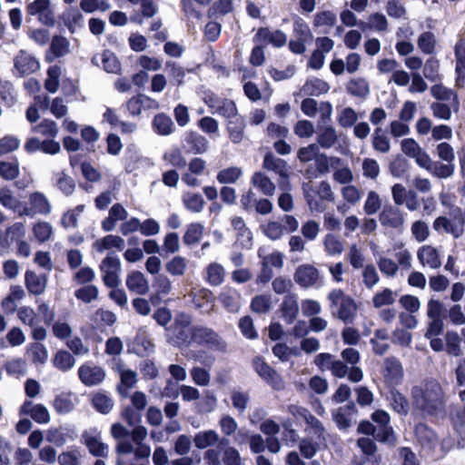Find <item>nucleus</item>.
<instances>
[{
  "instance_id": "obj_1",
  "label": "nucleus",
  "mask_w": 465,
  "mask_h": 465,
  "mask_svg": "<svg viewBox=\"0 0 465 465\" xmlns=\"http://www.w3.org/2000/svg\"><path fill=\"white\" fill-rule=\"evenodd\" d=\"M411 395L413 404L429 414H435L444 409L443 391L435 381L413 387Z\"/></svg>"
},
{
  "instance_id": "obj_2",
  "label": "nucleus",
  "mask_w": 465,
  "mask_h": 465,
  "mask_svg": "<svg viewBox=\"0 0 465 465\" xmlns=\"http://www.w3.org/2000/svg\"><path fill=\"white\" fill-rule=\"evenodd\" d=\"M328 301L331 302V309L338 319L344 322H352L354 320L358 306L355 301L347 295L341 289L331 290L327 296Z\"/></svg>"
},
{
  "instance_id": "obj_3",
  "label": "nucleus",
  "mask_w": 465,
  "mask_h": 465,
  "mask_svg": "<svg viewBox=\"0 0 465 465\" xmlns=\"http://www.w3.org/2000/svg\"><path fill=\"white\" fill-rule=\"evenodd\" d=\"M100 271L104 285L109 288L118 287L121 262L115 255L108 254L100 264Z\"/></svg>"
},
{
  "instance_id": "obj_4",
  "label": "nucleus",
  "mask_w": 465,
  "mask_h": 465,
  "mask_svg": "<svg viewBox=\"0 0 465 465\" xmlns=\"http://www.w3.org/2000/svg\"><path fill=\"white\" fill-rule=\"evenodd\" d=\"M26 13L29 15L36 16L38 21L45 25L54 24V13L50 0H34L27 4Z\"/></svg>"
},
{
  "instance_id": "obj_5",
  "label": "nucleus",
  "mask_w": 465,
  "mask_h": 465,
  "mask_svg": "<svg viewBox=\"0 0 465 465\" xmlns=\"http://www.w3.org/2000/svg\"><path fill=\"white\" fill-rule=\"evenodd\" d=\"M465 223V212L460 210L454 211L452 219L446 217H439L434 222V229L436 231H444L451 233L454 237H459L462 232V225Z\"/></svg>"
},
{
  "instance_id": "obj_6",
  "label": "nucleus",
  "mask_w": 465,
  "mask_h": 465,
  "mask_svg": "<svg viewBox=\"0 0 465 465\" xmlns=\"http://www.w3.org/2000/svg\"><path fill=\"white\" fill-rule=\"evenodd\" d=\"M402 152L414 158L416 163L422 168L429 170L431 166V159L429 154L421 149L420 144L412 138L403 139L401 143Z\"/></svg>"
},
{
  "instance_id": "obj_7",
  "label": "nucleus",
  "mask_w": 465,
  "mask_h": 465,
  "mask_svg": "<svg viewBox=\"0 0 465 465\" xmlns=\"http://www.w3.org/2000/svg\"><path fill=\"white\" fill-rule=\"evenodd\" d=\"M82 437L84 444L92 455L103 458L107 457L109 447L104 443L100 431L92 429L84 431Z\"/></svg>"
},
{
  "instance_id": "obj_8",
  "label": "nucleus",
  "mask_w": 465,
  "mask_h": 465,
  "mask_svg": "<svg viewBox=\"0 0 465 465\" xmlns=\"http://www.w3.org/2000/svg\"><path fill=\"white\" fill-rule=\"evenodd\" d=\"M79 380L85 386L92 387L100 384L105 378L104 370L92 362H85L78 369Z\"/></svg>"
},
{
  "instance_id": "obj_9",
  "label": "nucleus",
  "mask_w": 465,
  "mask_h": 465,
  "mask_svg": "<svg viewBox=\"0 0 465 465\" xmlns=\"http://www.w3.org/2000/svg\"><path fill=\"white\" fill-rule=\"evenodd\" d=\"M39 69L38 61L27 52L21 50L14 58V74L25 76Z\"/></svg>"
},
{
  "instance_id": "obj_10",
  "label": "nucleus",
  "mask_w": 465,
  "mask_h": 465,
  "mask_svg": "<svg viewBox=\"0 0 465 465\" xmlns=\"http://www.w3.org/2000/svg\"><path fill=\"white\" fill-rule=\"evenodd\" d=\"M258 375L275 390L283 389V382L280 375L259 357L252 362Z\"/></svg>"
},
{
  "instance_id": "obj_11",
  "label": "nucleus",
  "mask_w": 465,
  "mask_h": 465,
  "mask_svg": "<svg viewBox=\"0 0 465 465\" xmlns=\"http://www.w3.org/2000/svg\"><path fill=\"white\" fill-rule=\"evenodd\" d=\"M127 110L133 116L140 115L143 112L157 110L159 103L148 95L139 94L133 96L126 104Z\"/></svg>"
},
{
  "instance_id": "obj_12",
  "label": "nucleus",
  "mask_w": 465,
  "mask_h": 465,
  "mask_svg": "<svg viewBox=\"0 0 465 465\" xmlns=\"http://www.w3.org/2000/svg\"><path fill=\"white\" fill-rule=\"evenodd\" d=\"M0 203L5 208L17 213L20 217L32 214L31 210L27 209V206H24L22 202L15 196L13 191L7 186L0 189Z\"/></svg>"
},
{
  "instance_id": "obj_13",
  "label": "nucleus",
  "mask_w": 465,
  "mask_h": 465,
  "mask_svg": "<svg viewBox=\"0 0 465 465\" xmlns=\"http://www.w3.org/2000/svg\"><path fill=\"white\" fill-rule=\"evenodd\" d=\"M192 340L198 344H209L218 349L225 347L224 342L213 330L204 327H194L192 330Z\"/></svg>"
},
{
  "instance_id": "obj_14",
  "label": "nucleus",
  "mask_w": 465,
  "mask_h": 465,
  "mask_svg": "<svg viewBox=\"0 0 465 465\" xmlns=\"http://www.w3.org/2000/svg\"><path fill=\"white\" fill-rule=\"evenodd\" d=\"M383 377L390 386L399 384L403 378V369L401 362L393 358H387L383 363Z\"/></svg>"
},
{
  "instance_id": "obj_15",
  "label": "nucleus",
  "mask_w": 465,
  "mask_h": 465,
  "mask_svg": "<svg viewBox=\"0 0 465 465\" xmlns=\"http://www.w3.org/2000/svg\"><path fill=\"white\" fill-rule=\"evenodd\" d=\"M48 276L39 274L32 270L25 273V284L27 291L34 295H40L45 292L47 285Z\"/></svg>"
},
{
  "instance_id": "obj_16",
  "label": "nucleus",
  "mask_w": 465,
  "mask_h": 465,
  "mask_svg": "<svg viewBox=\"0 0 465 465\" xmlns=\"http://www.w3.org/2000/svg\"><path fill=\"white\" fill-rule=\"evenodd\" d=\"M147 434V429L143 426H136L131 432L132 440L136 445L134 455L138 459H148L151 455L150 446L143 443Z\"/></svg>"
},
{
  "instance_id": "obj_17",
  "label": "nucleus",
  "mask_w": 465,
  "mask_h": 465,
  "mask_svg": "<svg viewBox=\"0 0 465 465\" xmlns=\"http://www.w3.org/2000/svg\"><path fill=\"white\" fill-rule=\"evenodd\" d=\"M319 279V271L311 264H302L296 269L294 281L302 287L313 286Z\"/></svg>"
},
{
  "instance_id": "obj_18",
  "label": "nucleus",
  "mask_w": 465,
  "mask_h": 465,
  "mask_svg": "<svg viewBox=\"0 0 465 465\" xmlns=\"http://www.w3.org/2000/svg\"><path fill=\"white\" fill-rule=\"evenodd\" d=\"M255 40L259 43L271 44L274 47H282L287 43V35L281 30L260 28L255 35Z\"/></svg>"
},
{
  "instance_id": "obj_19",
  "label": "nucleus",
  "mask_w": 465,
  "mask_h": 465,
  "mask_svg": "<svg viewBox=\"0 0 465 465\" xmlns=\"http://www.w3.org/2000/svg\"><path fill=\"white\" fill-rule=\"evenodd\" d=\"M128 290L139 295H144L149 292V282L144 274L139 271L130 272L125 279Z\"/></svg>"
},
{
  "instance_id": "obj_20",
  "label": "nucleus",
  "mask_w": 465,
  "mask_h": 465,
  "mask_svg": "<svg viewBox=\"0 0 465 465\" xmlns=\"http://www.w3.org/2000/svg\"><path fill=\"white\" fill-rule=\"evenodd\" d=\"M115 370L121 379V384L118 390L123 396L126 397L127 391L133 388L137 382V373L121 362L116 364Z\"/></svg>"
},
{
  "instance_id": "obj_21",
  "label": "nucleus",
  "mask_w": 465,
  "mask_h": 465,
  "mask_svg": "<svg viewBox=\"0 0 465 465\" xmlns=\"http://www.w3.org/2000/svg\"><path fill=\"white\" fill-rule=\"evenodd\" d=\"M22 414L30 415L31 418L37 423H48L50 420V414L48 410L42 404L34 405L32 401H26L20 408Z\"/></svg>"
},
{
  "instance_id": "obj_22",
  "label": "nucleus",
  "mask_w": 465,
  "mask_h": 465,
  "mask_svg": "<svg viewBox=\"0 0 465 465\" xmlns=\"http://www.w3.org/2000/svg\"><path fill=\"white\" fill-rule=\"evenodd\" d=\"M417 256L423 266H429L431 269H438L441 266L440 252L431 245L421 246L418 251Z\"/></svg>"
},
{
  "instance_id": "obj_23",
  "label": "nucleus",
  "mask_w": 465,
  "mask_h": 465,
  "mask_svg": "<svg viewBox=\"0 0 465 465\" xmlns=\"http://www.w3.org/2000/svg\"><path fill=\"white\" fill-rule=\"evenodd\" d=\"M30 207L32 214L28 215L33 217L35 214L48 215L51 213V203L46 196L39 192H35L29 195Z\"/></svg>"
},
{
  "instance_id": "obj_24",
  "label": "nucleus",
  "mask_w": 465,
  "mask_h": 465,
  "mask_svg": "<svg viewBox=\"0 0 465 465\" xmlns=\"http://www.w3.org/2000/svg\"><path fill=\"white\" fill-rule=\"evenodd\" d=\"M92 62L100 65V62L102 64L103 68L110 74H119L121 72V64L118 61L115 54L109 51L105 50L100 55H94L92 59Z\"/></svg>"
},
{
  "instance_id": "obj_25",
  "label": "nucleus",
  "mask_w": 465,
  "mask_h": 465,
  "mask_svg": "<svg viewBox=\"0 0 465 465\" xmlns=\"http://www.w3.org/2000/svg\"><path fill=\"white\" fill-rule=\"evenodd\" d=\"M225 275L224 267L216 262L208 264L203 272V278L211 286H220L224 282Z\"/></svg>"
},
{
  "instance_id": "obj_26",
  "label": "nucleus",
  "mask_w": 465,
  "mask_h": 465,
  "mask_svg": "<svg viewBox=\"0 0 465 465\" xmlns=\"http://www.w3.org/2000/svg\"><path fill=\"white\" fill-rule=\"evenodd\" d=\"M25 296V292L22 286L13 285L6 297L1 302V306L6 313H14L17 309V302L22 301Z\"/></svg>"
},
{
  "instance_id": "obj_27",
  "label": "nucleus",
  "mask_w": 465,
  "mask_h": 465,
  "mask_svg": "<svg viewBox=\"0 0 465 465\" xmlns=\"http://www.w3.org/2000/svg\"><path fill=\"white\" fill-rule=\"evenodd\" d=\"M380 222L381 225L391 228H400L404 223L402 213L393 207H387L380 213Z\"/></svg>"
},
{
  "instance_id": "obj_28",
  "label": "nucleus",
  "mask_w": 465,
  "mask_h": 465,
  "mask_svg": "<svg viewBox=\"0 0 465 465\" xmlns=\"http://www.w3.org/2000/svg\"><path fill=\"white\" fill-rule=\"evenodd\" d=\"M456 66L455 71L457 74L456 82L461 85L465 78V40H459L454 46Z\"/></svg>"
},
{
  "instance_id": "obj_29",
  "label": "nucleus",
  "mask_w": 465,
  "mask_h": 465,
  "mask_svg": "<svg viewBox=\"0 0 465 465\" xmlns=\"http://www.w3.org/2000/svg\"><path fill=\"white\" fill-rule=\"evenodd\" d=\"M240 293L232 288H224L219 296V300L230 312H237L240 310Z\"/></svg>"
},
{
  "instance_id": "obj_30",
  "label": "nucleus",
  "mask_w": 465,
  "mask_h": 465,
  "mask_svg": "<svg viewBox=\"0 0 465 465\" xmlns=\"http://www.w3.org/2000/svg\"><path fill=\"white\" fill-rule=\"evenodd\" d=\"M124 247V240L118 235L113 234L106 235L101 239L96 240L94 242V248L98 252H104V251L112 249H117L119 251H122Z\"/></svg>"
},
{
  "instance_id": "obj_31",
  "label": "nucleus",
  "mask_w": 465,
  "mask_h": 465,
  "mask_svg": "<svg viewBox=\"0 0 465 465\" xmlns=\"http://www.w3.org/2000/svg\"><path fill=\"white\" fill-rule=\"evenodd\" d=\"M324 251L329 256L341 255L344 250L343 240L333 233H327L322 240Z\"/></svg>"
},
{
  "instance_id": "obj_32",
  "label": "nucleus",
  "mask_w": 465,
  "mask_h": 465,
  "mask_svg": "<svg viewBox=\"0 0 465 465\" xmlns=\"http://www.w3.org/2000/svg\"><path fill=\"white\" fill-rule=\"evenodd\" d=\"M282 317L289 324L292 323L299 312L297 297L293 294L286 295L282 303Z\"/></svg>"
},
{
  "instance_id": "obj_33",
  "label": "nucleus",
  "mask_w": 465,
  "mask_h": 465,
  "mask_svg": "<svg viewBox=\"0 0 465 465\" xmlns=\"http://www.w3.org/2000/svg\"><path fill=\"white\" fill-rule=\"evenodd\" d=\"M336 119L341 128L348 129L357 123L359 114L353 108L346 106L338 108Z\"/></svg>"
},
{
  "instance_id": "obj_34",
  "label": "nucleus",
  "mask_w": 465,
  "mask_h": 465,
  "mask_svg": "<svg viewBox=\"0 0 465 465\" xmlns=\"http://www.w3.org/2000/svg\"><path fill=\"white\" fill-rule=\"evenodd\" d=\"M252 184L263 194L271 196L275 192V184L262 172H256L252 177Z\"/></svg>"
},
{
  "instance_id": "obj_35",
  "label": "nucleus",
  "mask_w": 465,
  "mask_h": 465,
  "mask_svg": "<svg viewBox=\"0 0 465 465\" xmlns=\"http://www.w3.org/2000/svg\"><path fill=\"white\" fill-rule=\"evenodd\" d=\"M330 90V84L320 78L308 79L302 86V91L308 95L319 96L327 94Z\"/></svg>"
},
{
  "instance_id": "obj_36",
  "label": "nucleus",
  "mask_w": 465,
  "mask_h": 465,
  "mask_svg": "<svg viewBox=\"0 0 465 465\" xmlns=\"http://www.w3.org/2000/svg\"><path fill=\"white\" fill-rule=\"evenodd\" d=\"M262 166L264 169L268 171H272L280 175V177H285L287 175V171L289 170L285 161L282 159L275 157L272 153H267L264 156V160L262 163Z\"/></svg>"
},
{
  "instance_id": "obj_37",
  "label": "nucleus",
  "mask_w": 465,
  "mask_h": 465,
  "mask_svg": "<svg viewBox=\"0 0 465 465\" xmlns=\"http://www.w3.org/2000/svg\"><path fill=\"white\" fill-rule=\"evenodd\" d=\"M338 140L336 129L331 125L319 128L317 142L322 148L332 147Z\"/></svg>"
},
{
  "instance_id": "obj_38",
  "label": "nucleus",
  "mask_w": 465,
  "mask_h": 465,
  "mask_svg": "<svg viewBox=\"0 0 465 465\" xmlns=\"http://www.w3.org/2000/svg\"><path fill=\"white\" fill-rule=\"evenodd\" d=\"M53 364L58 370L65 372L75 364L74 356L65 350H59L53 358Z\"/></svg>"
},
{
  "instance_id": "obj_39",
  "label": "nucleus",
  "mask_w": 465,
  "mask_h": 465,
  "mask_svg": "<svg viewBox=\"0 0 465 465\" xmlns=\"http://www.w3.org/2000/svg\"><path fill=\"white\" fill-rule=\"evenodd\" d=\"M153 130L160 135H169L174 130L172 119L164 114H158L153 121Z\"/></svg>"
},
{
  "instance_id": "obj_40",
  "label": "nucleus",
  "mask_w": 465,
  "mask_h": 465,
  "mask_svg": "<svg viewBox=\"0 0 465 465\" xmlns=\"http://www.w3.org/2000/svg\"><path fill=\"white\" fill-rule=\"evenodd\" d=\"M219 440L218 433L213 430L199 431L194 435L193 442L198 449H206Z\"/></svg>"
},
{
  "instance_id": "obj_41",
  "label": "nucleus",
  "mask_w": 465,
  "mask_h": 465,
  "mask_svg": "<svg viewBox=\"0 0 465 465\" xmlns=\"http://www.w3.org/2000/svg\"><path fill=\"white\" fill-rule=\"evenodd\" d=\"M359 26L362 30L372 29L376 32H383L388 27V21L384 15L375 13L369 16L368 22H361Z\"/></svg>"
},
{
  "instance_id": "obj_42",
  "label": "nucleus",
  "mask_w": 465,
  "mask_h": 465,
  "mask_svg": "<svg viewBox=\"0 0 465 465\" xmlns=\"http://www.w3.org/2000/svg\"><path fill=\"white\" fill-rule=\"evenodd\" d=\"M397 293L389 288L376 292L372 297V304L376 309L392 305L396 301Z\"/></svg>"
},
{
  "instance_id": "obj_43",
  "label": "nucleus",
  "mask_w": 465,
  "mask_h": 465,
  "mask_svg": "<svg viewBox=\"0 0 465 465\" xmlns=\"http://www.w3.org/2000/svg\"><path fill=\"white\" fill-rule=\"evenodd\" d=\"M346 89L353 96L365 97L370 93L368 82L363 78H353L347 84Z\"/></svg>"
},
{
  "instance_id": "obj_44",
  "label": "nucleus",
  "mask_w": 465,
  "mask_h": 465,
  "mask_svg": "<svg viewBox=\"0 0 465 465\" xmlns=\"http://www.w3.org/2000/svg\"><path fill=\"white\" fill-rule=\"evenodd\" d=\"M188 268V261L182 256H174L165 263V269L173 276H183Z\"/></svg>"
},
{
  "instance_id": "obj_45",
  "label": "nucleus",
  "mask_w": 465,
  "mask_h": 465,
  "mask_svg": "<svg viewBox=\"0 0 465 465\" xmlns=\"http://www.w3.org/2000/svg\"><path fill=\"white\" fill-rule=\"evenodd\" d=\"M183 203L185 208L193 213H200L204 207V200L199 193H184Z\"/></svg>"
},
{
  "instance_id": "obj_46",
  "label": "nucleus",
  "mask_w": 465,
  "mask_h": 465,
  "mask_svg": "<svg viewBox=\"0 0 465 465\" xmlns=\"http://www.w3.org/2000/svg\"><path fill=\"white\" fill-rule=\"evenodd\" d=\"M390 404L393 411L399 414L406 415L409 411V402L407 399L398 391L391 390L390 394Z\"/></svg>"
},
{
  "instance_id": "obj_47",
  "label": "nucleus",
  "mask_w": 465,
  "mask_h": 465,
  "mask_svg": "<svg viewBox=\"0 0 465 465\" xmlns=\"http://www.w3.org/2000/svg\"><path fill=\"white\" fill-rule=\"evenodd\" d=\"M189 295L192 297L194 305L199 308H204L205 304L213 301V293L206 288L193 289Z\"/></svg>"
},
{
  "instance_id": "obj_48",
  "label": "nucleus",
  "mask_w": 465,
  "mask_h": 465,
  "mask_svg": "<svg viewBox=\"0 0 465 465\" xmlns=\"http://www.w3.org/2000/svg\"><path fill=\"white\" fill-rule=\"evenodd\" d=\"M260 258H262V265L263 267L264 273L267 270H271L270 267L282 268L283 266V255L280 252H273L268 255L263 256L262 251L258 252Z\"/></svg>"
},
{
  "instance_id": "obj_49",
  "label": "nucleus",
  "mask_w": 465,
  "mask_h": 465,
  "mask_svg": "<svg viewBox=\"0 0 465 465\" xmlns=\"http://www.w3.org/2000/svg\"><path fill=\"white\" fill-rule=\"evenodd\" d=\"M232 225L237 232V237L241 244L248 245L252 241V232L245 226L243 220L241 217H234L232 219Z\"/></svg>"
},
{
  "instance_id": "obj_50",
  "label": "nucleus",
  "mask_w": 465,
  "mask_h": 465,
  "mask_svg": "<svg viewBox=\"0 0 465 465\" xmlns=\"http://www.w3.org/2000/svg\"><path fill=\"white\" fill-rule=\"evenodd\" d=\"M214 114L222 115L228 122L229 120H232L237 116L238 109L233 101L223 98Z\"/></svg>"
},
{
  "instance_id": "obj_51",
  "label": "nucleus",
  "mask_w": 465,
  "mask_h": 465,
  "mask_svg": "<svg viewBox=\"0 0 465 465\" xmlns=\"http://www.w3.org/2000/svg\"><path fill=\"white\" fill-rule=\"evenodd\" d=\"M244 127L245 124L242 120L240 122L238 120H229L227 122L229 138L233 143H239L242 141Z\"/></svg>"
},
{
  "instance_id": "obj_52",
  "label": "nucleus",
  "mask_w": 465,
  "mask_h": 465,
  "mask_svg": "<svg viewBox=\"0 0 465 465\" xmlns=\"http://www.w3.org/2000/svg\"><path fill=\"white\" fill-rule=\"evenodd\" d=\"M293 36L302 41L309 42L312 38V34L309 25L300 17H296L293 22Z\"/></svg>"
},
{
  "instance_id": "obj_53",
  "label": "nucleus",
  "mask_w": 465,
  "mask_h": 465,
  "mask_svg": "<svg viewBox=\"0 0 465 465\" xmlns=\"http://www.w3.org/2000/svg\"><path fill=\"white\" fill-rule=\"evenodd\" d=\"M341 194L346 203L353 206L358 204L362 197L361 191L352 184L343 186L341 189Z\"/></svg>"
},
{
  "instance_id": "obj_54",
  "label": "nucleus",
  "mask_w": 465,
  "mask_h": 465,
  "mask_svg": "<svg viewBox=\"0 0 465 465\" xmlns=\"http://www.w3.org/2000/svg\"><path fill=\"white\" fill-rule=\"evenodd\" d=\"M446 351L452 356L458 357L461 354L460 338L455 331H447L445 335Z\"/></svg>"
},
{
  "instance_id": "obj_55",
  "label": "nucleus",
  "mask_w": 465,
  "mask_h": 465,
  "mask_svg": "<svg viewBox=\"0 0 465 465\" xmlns=\"http://www.w3.org/2000/svg\"><path fill=\"white\" fill-rule=\"evenodd\" d=\"M94 407L101 413L107 414L114 406L113 400L106 394L98 392L93 397Z\"/></svg>"
},
{
  "instance_id": "obj_56",
  "label": "nucleus",
  "mask_w": 465,
  "mask_h": 465,
  "mask_svg": "<svg viewBox=\"0 0 465 465\" xmlns=\"http://www.w3.org/2000/svg\"><path fill=\"white\" fill-rule=\"evenodd\" d=\"M53 232V227L47 222H38L33 227V233L39 242L50 240Z\"/></svg>"
},
{
  "instance_id": "obj_57",
  "label": "nucleus",
  "mask_w": 465,
  "mask_h": 465,
  "mask_svg": "<svg viewBox=\"0 0 465 465\" xmlns=\"http://www.w3.org/2000/svg\"><path fill=\"white\" fill-rule=\"evenodd\" d=\"M33 130L43 136L54 138L58 134V126L55 122L45 119L39 124L35 125Z\"/></svg>"
},
{
  "instance_id": "obj_58",
  "label": "nucleus",
  "mask_w": 465,
  "mask_h": 465,
  "mask_svg": "<svg viewBox=\"0 0 465 465\" xmlns=\"http://www.w3.org/2000/svg\"><path fill=\"white\" fill-rule=\"evenodd\" d=\"M372 147L375 151L386 153L391 149L390 139L381 133V129H376L371 139Z\"/></svg>"
},
{
  "instance_id": "obj_59",
  "label": "nucleus",
  "mask_w": 465,
  "mask_h": 465,
  "mask_svg": "<svg viewBox=\"0 0 465 465\" xmlns=\"http://www.w3.org/2000/svg\"><path fill=\"white\" fill-rule=\"evenodd\" d=\"M381 207V199L375 191H370L364 202L363 211L366 214L376 213Z\"/></svg>"
},
{
  "instance_id": "obj_60",
  "label": "nucleus",
  "mask_w": 465,
  "mask_h": 465,
  "mask_svg": "<svg viewBox=\"0 0 465 465\" xmlns=\"http://www.w3.org/2000/svg\"><path fill=\"white\" fill-rule=\"evenodd\" d=\"M203 225L199 223L190 224L183 235L184 243L193 244L198 242L203 236Z\"/></svg>"
},
{
  "instance_id": "obj_61",
  "label": "nucleus",
  "mask_w": 465,
  "mask_h": 465,
  "mask_svg": "<svg viewBox=\"0 0 465 465\" xmlns=\"http://www.w3.org/2000/svg\"><path fill=\"white\" fill-rule=\"evenodd\" d=\"M54 408L58 413H68L74 409V402L71 394H62L55 398Z\"/></svg>"
},
{
  "instance_id": "obj_62",
  "label": "nucleus",
  "mask_w": 465,
  "mask_h": 465,
  "mask_svg": "<svg viewBox=\"0 0 465 465\" xmlns=\"http://www.w3.org/2000/svg\"><path fill=\"white\" fill-rule=\"evenodd\" d=\"M242 174V171L239 167H229L221 170L217 174V180L221 183H235Z\"/></svg>"
},
{
  "instance_id": "obj_63",
  "label": "nucleus",
  "mask_w": 465,
  "mask_h": 465,
  "mask_svg": "<svg viewBox=\"0 0 465 465\" xmlns=\"http://www.w3.org/2000/svg\"><path fill=\"white\" fill-rule=\"evenodd\" d=\"M84 211V205L80 204L77 205L75 208L67 211L64 213L62 217V224L65 228H74L77 226L78 217L83 213Z\"/></svg>"
},
{
  "instance_id": "obj_64",
  "label": "nucleus",
  "mask_w": 465,
  "mask_h": 465,
  "mask_svg": "<svg viewBox=\"0 0 465 465\" xmlns=\"http://www.w3.org/2000/svg\"><path fill=\"white\" fill-rule=\"evenodd\" d=\"M82 454L78 449L62 452L57 460L60 465H81Z\"/></svg>"
}]
</instances>
